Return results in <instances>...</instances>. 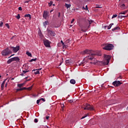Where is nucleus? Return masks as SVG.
I'll return each mask as SVG.
<instances>
[{
	"instance_id": "nucleus-41",
	"label": "nucleus",
	"mask_w": 128,
	"mask_h": 128,
	"mask_svg": "<svg viewBox=\"0 0 128 128\" xmlns=\"http://www.w3.org/2000/svg\"><path fill=\"white\" fill-rule=\"evenodd\" d=\"M40 99L37 100V101H36L37 104H40Z\"/></svg>"
},
{
	"instance_id": "nucleus-10",
	"label": "nucleus",
	"mask_w": 128,
	"mask_h": 128,
	"mask_svg": "<svg viewBox=\"0 0 128 128\" xmlns=\"http://www.w3.org/2000/svg\"><path fill=\"white\" fill-rule=\"evenodd\" d=\"M42 16L46 20V18L48 16V11L44 10Z\"/></svg>"
},
{
	"instance_id": "nucleus-14",
	"label": "nucleus",
	"mask_w": 128,
	"mask_h": 128,
	"mask_svg": "<svg viewBox=\"0 0 128 128\" xmlns=\"http://www.w3.org/2000/svg\"><path fill=\"white\" fill-rule=\"evenodd\" d=\"M60 42H61V44H62L63 46V48H68V46L66 44V43L64 44V41L61 40Z\"/></svg>"
},
{
	"instance_id": "nucleus-13",
	"label": "nucleus",
	"mask_w": 128,
	"mask_h": 128,
	"mask_svg": "<svg viewBox=\"0 0 128 128\" xmlns=\"http://www.w3.org/2000/svg\"><path fill=\"white\" fill-rule=\"evenodd\" d=\"M50 23L48 22V21L46 20L44 22H43V26H44V28H46V26L48 25Z\"/></svg>"
},
{
	"instance_id": "nucleus-2",
	"label": "nucleus",
	"mask_w": 128,
	"mask_h": 128,
	"mask_svg": "<svg viewBox=\"0 0 128 128\" xmlns=\"http://www.w3.org/2000/svg\"><path fill=\"white\" fill-rule=\"evenodd\" d=\"M104 58L102 61H98V63L100 66H108L110 63V55H104Z\"/></svg>"
},
{
	"instance_id": "nucleus-37",
	"label": "nucleus",
	"mask_w": 128,
	"mask_h": 128,
	"mask_svg": "<svg viewBox=\"0 0 128 128\" xmlns=\"http://www.w3.org/2000/svg\"><path fill=\"white\" fill-rule=\"evenodd\" d=\"M5 26L8 28H10V25L8 24H6Z\"/></svg>"
},
{
	"instance_id": "nucleus-17",
	"label": "nucleus",
	"mask_w": 128,
	"mask_h": 128,
	"mask_svg": "<svg viewBox=\"0 0 128 128\" xmlns=\"http://www.w3.org/2000/svg\"><path fill=\"white\" fill-rule=\"evenodd\" d=\"M65 6L66 8L68 9V8H70V6H72V4H68L66 3L65 4Z\"/></svg>"
},
{
	"instance_id": "nucleus-49",
	"label": "nucleus",
	"mask_w": 128,
	"mask_h": 128,
	"mask_svg": "<svg viewBox=\"0 0 128 128\" xmlns=\"http://www.w3.org/2000/svg\"><path fill=\"white\" fill-rule=\"evenodd\" d=\"M58 18H60V12H58Z\"/></svg>"
},
{
	"instance_id": "nucleus-40",
	"label": "nucleus",
	"mask_w": 128,
	"mask_h": 128,
	"mask_svg": "<svg viewBox=\"0 0 128 128\" xmlns=\"http://www.w3.org/2000/svg\"><path fill=\"white\" fill-rule=\"evenodd\" d=\"M2 26H4V22H1L0 23V28H2Z\"/></svg>"
},
{
	"instance_id": "nucleus-29",
	"label": "nucleus",
	"mask_w": 128,
	"mask_h": 128,
	"mask_svg": "<svg viewBox=\"0 0 128 128\" xmlns=\"http://www.w3.org/2000/svg\"><path fill=\"white\" fill-rule=\"evenodd\" d=\"M35 74H40V70H38L34 72Z\"/></svg>"
},
{
	"instance_id": "nucleus-32",
	"label": "nucleus",
	"mask_w": 128,
	"mask_h": 128,
	"mask_svg": "<svg viewBox=\"0 0 128 128\" xmlns=\"http://www.w3.org/2000/svg\"><path fill=\"white\" fill-rule=\"evenodd\" d=\"M37 58H35L34 59H32L30 60V62H36V60Z\"/></svg>"
},
{
	"instance_id": "nucleus-39",
	"label": "nucleus",
	"mask_w": 128,
	"mask_h": 128,
	"mask_svg": "<svg viewBox=\"0 0 128 128\" xmlns=\"http://www.w3.org/2000/svg\"><path fill=\"white\" fill-rule=\"evenodd\" d=\"M88 24L90 25L92 24V23L94 22L92 20H88Z\"/></svg>"
},
{
	"instance_id": "nucleus-48",
	"label": "nucleus",
	"mask_w": 128,
	"mask_h": 128,
	"mask_svg": "<svg viewBox=\"0 0 128 128\" xmlns=\"http://www.w3.org/2000/svg\"><path fill=\"white\" fill-rule=\"evenodd\" d=\"M96 8H102V6H96Z\"/></svg>"
},
{
	"instance_id": "nucleus-58",
	"label": "nucleus",
	"mask_w": 128,
	"mask_h": 128,
	"mask_svg": "<svg viewBox=\"0 0 128 128\" xmlns=\"http://www.w3.org/2000/svg\"><path fill=\"white\" fill-rule=\"evenodd\" d=\"M57 2H60L62 0H56Z\"/></svg>"
},
{
	"instance_id": "nucleus-62",
	"label": "nucleus",
	"mask_w": 128,
	"mask_h": 128,
	"mask_svg": "<svg viewBox=\"0 0 128 128\" xmlns=\"http://www.w3.org/2000/svg\"><path fill=\"white\" fill-rule=\"evenodd\" d=\"M88 28H90V25L88 26Z\"/></svg>"
},
{
	"instance_id": "nucleus-6",
	"label": "nucleus",
	"mask_w": 128,
	"mask_h": 128,
	"mask_svg": "<svg viewBox=\"0 0 128 128\" xmlns=\"http://www.w3.org/2000/svg\"><path fill=\"white\" fill-rule=\"evenodd\" d=\"M47 32L48 33V34H49L51 36H54L56 35L54 32L50 29H47Z\"/></svg>"
},
{
	"instance_id": "nucleus-25",
	"label": "nucleus",
	"mask_w": 128,
	"mask_h": 128,
	"mask_svg": "<svg viewBox=\"0 0 128 128\" xmlns=\"http://www.w3.org/2000/svg\"><path fill=\"white\" fill-rule=\"evenodd\" d=\"M24 84H18V88H22V86Z\"/></svg>"
},
{
	"instance_id": "nucleus-51",
	"label": "nucleus",
	"mask_w": 128,
	"mask_h": 128,
	"mask_svg": "<svg viewBox=\"0 0 128 128\" xmlns=\"http://www.w3.org/2000/svg\"><path fill=\"white\" fill-rule=\"evenodd\" d=\"M128 12V10H126L124 11V12L125 13V14H126V12Z\"/></svg>"
},
{
	"instance_id": "nucleus-30",
	"label": "nucleus",
	"mask_w": 128,
	"mask_h": 128,
	"mask_svg": "<svg viewBox=\"0 0 128 128\" xmlns=\"http://www.w3.org/2000/svg\"><path fill=\"white\" fill-rule=\"evenodd\" d=\"M116 16H118V15H116V14H114L112 18H116Z\"/></svg>"
},
{
	"instance_id": "nucleus-16",
	"label": "nucleus",
	"mask_w": 128,
	"mask_h": 128,
	"mask_svg": "<svg viewBox=\"0 0 128 128\" xmlns=\"http://www.w3.org/2000/svg\"><path fill=\"white\" fill-rule=\"evenodd\" d=\"M6 80H4V81H3L2 83L1 84L2 90H4V84H6Z\"/></svg>"
},
{
	"instance_id": "nucleus-7",
	"label": "nucleus",
	"mask_w": 128,
	"mask_h": 128,
	"mask_svg": "<svg viewBox=\"0 0 128 128\" xmlns=\"http://www.w3.org/2000/svg\"><path fill=\"white\" fill-rule=\"evenodd\" d=\"M122 83L120 82V81H115L112 82L113 86H120Z\"/></svg>"
},
{
	"instance_id": "nucleus-43",
	"label": "nucleus",
	"mask_w": 128,
	"mask_h": 128,
	"mask_svg": "<svg viewBox=\"0 0 128 128\" xmlns=\"http://www.w3.org/2000/svg\"><path fill=\"white\" fill-rule=\"evenodd\" d=\"M40 100H42L43 102H46V100L44 98H41Z\"/></svg>"
},
{
	"instance_id": "nucleus-8",
	"label": "nucleus",
	"mask_w": 128,
	"mask_h": 128,
	"mask_svg": "<svg viewBox=\"0 0 128 128\" xmlns=\"http://www.w3.org/2000/svg\"><path fill=\"white\" fill-rule=\"evenodd\" d=\"M11 48H12L13 52H18V50H20V46H16V47L12 46L11 47Z\"/></svg>"
},
{
	"instance_id": "nucleus-26",
	"label": "nucleus",
	"mask_w": 128,
	"mask_h": 128,
	"mask_svg": "<svg viewBox=\"0 0 128 128\" xmlns=\"http://www.w3.org/2000/svg\"><path fill=\"white\" fill-rule=\"evenodd\" d=\"M24 70H28V66L26 65H24Z\"/></svg>"
},
{
	"instance_id": "nucleus-27",
	"label": "nucleus",
	"mask_w": 128,
	"mask_h": 128,
	"mask_svg": "<svg viewBox=\"0 0 128 128\" xmlns=\"http://www.w3.org/2000/svg\"><path fill=\"white\" fill-rule=\"evenodd\" d=\"M16 18L17 20H20V14H18L17 16H16Z\"/></svg>"
},
{
	"instance_id": "nucleus-28",
	"label": "nucleus",
	"mask_w": 128,
	"mask_h": 128,
	"mask_svg": "<svg viewBox=\"0 0 128 128\" xmlns=\"http://www.w3.org/2000/svg\"><path fill=\"white\" fill-rule=\"evenodd\" d=\"M82 10H88V5H86V8H84V6L82 7Z\"/></svg>"
},
{
	"instance_id": "nucleus-31",
	"label": "nucleus",
	"mask_w": 128,
	"mask_h": 128,
	"mask_svg": "<svg viewBox=\"0 0 128 128\" xmlns=\"http://www.w3.org/2000/svg\"><path fill=\"white\" fill-rule=\"evenodd\" d=\"M128 16H121L120 18H128Z\"/></svg>"
},
{
	"instance_id": "nucleus-23",
	"label": "nucleus",
	"mask_w": 128,
	"mask_h": 128,
	"mask_svg": "<svg viewBox=\"0 0 128 128\" xmlns=\"http://www.w3.org/2000/svg\"><path fill=\"white\" fill-rule=\"evenodd\" d=\"M32 85L28 88H27L26 90H32Z\"/></svg>"
},
{
	"instance_id": "nucleus-15",
	"label": "nucleus",
	"mask_w": 128,
	"mask_h": 128,
	"mask_svg": "<svg viewBox=\"0 0 128 128\" xmlns=\"http://www.w3.org/2000/svg\"><path fill=\"white\" fill-rule=\"evenodd\" d=\"M24 18H29V20L32 19V16L30 14H26L24 15Z\"/></svg>"
},
{
	"instance_id": "nucleus-42",
	"label": "nucleus",
	"mask_w": 128,
	"mask_h": 128,
	"mask_svg": "<svg viewBox=\"0 0 128 128\" xmlns=\"http://www.w3.org/2000/svg\"><path fill=\"white\" fill-rule=\"evenodd\" d=\"M34 122H38V120L37 118H35L34 120Z\"/></svg>"
},
{
	"instance_id": "nucleus-36",
	"label": "nucleus",
	"mask_w": 128,
	"mask_h": 128,
	"mask_svg": "<svg viewBox=\"0 0 128 128\" xmlns=\"http://www.w3.org/2000/svg\"><path fill=\"white\" fill-rule=\"evenodd\" d=\"M26 72H28V70H22V74H26Z\"/></svg>"
},
{
	"instance_id": "nucleus-35",
	"label": "nucleus",
	"mask_w": 128,
	"mask_h": 128,
	"mask_svg": "<svg viewBox=\"0 0 128 128\" xmlns=\"http://www.w3.org/2000/svg\"><path fill=\"white\" fill-rule=\"evenodd\" d=\"M22 90V88L16 89V92H20Z\"/></svg>"
},
{
	"instance_id": "nucleus-19",
	"label": "nucleus",
	"mask_w": 128,
	"mask_h": 128,
	"mask_svg": "<svg viewBox=\"0 0 128 128\" xmlns=\"http://www.w3.org/2000/svg\"><path fill=\"white\" fill-rule=\"evenodd\" d=\"M12 58H11L10 59H9L8 61H7V64H10L12 62Z\"/></svg>"
},
{
	"instance_id": "nucleus-9",
	"label": "nucleus",
	"mask_w": 128,
	"mask_h": 128,
	"mask_svg": "<svg viewBox=\"0 0 128 128\" xmlns=\"http://www.w3.org/2000/svg\"><path fill=\"white\" fill-rule=\"evenodd\" d=\"M44 44L45 46L50 48V41H48V40H46L44 41Z\"/></svg>"
},
{
	"instance_id": "nucleus-61",
	"label": "nucleus",
	"mask_w": 128,
	"mask_h": 128,
	"mask_svg": "<svg viewBox=\"0 0 128 128\" xmlns=\"http://www.w3.org/2000/svg\"><path fill=\"white\" fill-rule=\"evenodd\" d=\"M28 77H26V80H28Z\"/></svg>"
},
{
	"instance_id": "nucleus-60",
	"label": "nucleus",
	"mask_w": 128,
	"mask_h": 128,
	"mask_svg": "<svg viewBox=\"0 0 128 128\" xmlns=\"http://www.w3.org/2000/svg\"><path fill=\"white\" fill-rule=\"evenodd\" d=\"M53 11H54V10H51L50 12H53Z\"/></svg>"
},
{
	"instance_id": "nucleus-46",
	"label": "nucleus",
	"mask_w": 128,
	"mask_h": 128,
	"mask_svg": "<svg viewBox=\"0 0 128 128\" xmlns=\"http://www.w3.org/2000/svg\"><path fill=\"white\" fill-rule=\"evenodd\" d=\"M50 6L52 4V2L50 1V3H49Z\"/></svg>"
},
{
	"instance_id": "nucleus-4",
	"label": "nucleus",
	"mask_w": 128,
	"mask_h": 128,
	"mask_svg": "<svg viewBox=\"0 0 128 128\" xmlns=\"http://www.w3.org/2000/svg\"><path fill=\"white\" fill-rule=\"evenodd\" d=\"M104 46L102 48L106 50H112L114 48V45L112 44H104Z\"/></svg>"
},
{
	"instance_id": "nucleus-52",
	"label": "nucleus",
	"mask_w": 128,
	"mask_h": 128,
	"mask_svg": "<svg viewBox=\"0 0 128 128\" xmlns=\"http://www.w3.org/2000/svg\"><path fill=\"white\" fill-rule=\"evenodd\" d=\"M14 56V54L11 55L10 57L8 58H12V56Z\"/></svg>"
},
{
	"instance_id": "nucleus-63",
	"label": "nucleus",
	"mask_w": 128,
	"mask_h": 128,
	"mask_svg": "<svg viewBox=\"0 0 128 128\" xmlns=\"http://www.w3.org/2000/svg\"><path fill=\"white\" fill-rule=\"evenodd\" d=\"M42 70V68L38 69V70Z\"/></svg>"
},
{
	"instance_id": "nucleus-20",
	"label": "nucleus",
	"mask_w": 128,
	"mask_h": 128,
	"mask_svg": "<svg viewBox=\"0 0 128 128\" xmlns=\"http://www.w3.org/2000/svg\"><path fill=\"white\" fill-rule=\"evenodd\" d=\"M120 30V28L118 26H116L112 30V32H114V30Z\"/></svg>"
},
{
	"instance_id": "nucleus-64",
	"label": "nucleus",
	"mask_w": 128,
	"mask_h": 128,
	"mask_svg": "<svg viewBox=\"0 0 128 128\" xmlns=\"http://www.w3.org/2000/svg\"><path fill=\"white\" fill-rule=\"evenodd\" d=\"M0 78H2V76H0Z\"/></svg>"
},
{
	"instance_id": "nucleus-38",
	"label": "nucleus",
	"mask_w": 128,
	"mask_h": 128,
	"mask_svg": "<svg viewBox=\"0 0 128 128\" xmlns=\"http://www.w3.org/2000/svg\"><path fill=\"white\" fill-rule=\"evenodd\" d=\"M86 116H88V115L86 114L84 115V116H82V118H81V120L85 118H86Z\"/></svg>"
},
{
	"instance_id": "nucleus-54",
	"label": "nucleus",
	"mask_w": 128,
	"mask_h": 128,
	"mask_svg": "<svg viewBox=\"0 0 128 128\" xmlns=\"http://www.w3.org/2000/svg\"><path fill=\"white\" fill-rule=\"evenodd\" d=\"M7 86H8V83H6V84L5 85V87L6 88Z\"/></svg>"
},
{
	"instance_id": "nucleus-50",
	"label": "nucleus",
	"mask_w": 128,
	"mask_h": 128,
	"mask_svg": "<svg viewBox=\"0 0 128 128\" xmlns=\"http://www.w3.org/2000/svg\"><path fill=\"white\" fill-rule=\"evenodd\" d=\"M74 22V19H72L71 21V24H72Z\"/></svg>"
},
{
	"instance_id": "nucleus-1",
	"label": "nucleus",
	"mask_w": 128,
	"mask_h": 128,
	"mask_svg": "<svg viewBox=\"0 0 128 128\" xmlns=\"http://www.w3.org/2000/svg\"><path fill=\"white\" fill-rule=\"evenodd\" d=\"M82 54H89L88 56V59L92 60L94 58H96V56H100L102 54L100 52L98 51H94L92 50H86L83 52H81Z\"/></svg>"
},
{
	"instance_id": "nucleus-3",
	"label": "nucleus",
	"mask_w": 128,
	"mask_h": 128,
	"mask_svg": "<svg viewBox=\"0 0 128 128\" xmlns=\"http://www.w3.org/2000/svg\"><path fill=\"white\" fill-rule=\"evenodd\" d=\"M1 54L2 56H8L9 54H12V50H10V48H7L3 50L1 52Z\"/></svg>"
},
{
	"instance_id": "nucleus-34",
	"label": "nucleus",
	"mask_w": 128,
	"mask_h": 128,
	"mask_svg": "<svg viewBox=\"0 0 128 128\" xmlns=\"http://www.w3.org/2000/svg\"><path fill=\"white\" fill-rule=\"evenodd\" d=\"M120 14H126V13L124 12H122L119 13V16Z\"/></svg>"
},
{
	"instance_id": "nucleus-11",
	"label": "nucleus",
	"mask_w": 128,
	"mask_h": 128,
	"mask_svg": "<svg viewBox=\"0 0 128 128\" xmlns=\"http://www.w3.org/2000/svg\"><path fill=\"white\" fill-rule=\"evenodd\" d=\"M13 62H20V58L18 57H14L12 58Z\"/></svg>"
},
{
	"instance_id": "nucleus-33",
	"label": "nucleus",
	"mask_w": 128,
	"mask_h": 128,
	"mask_svg": "<svg viewBox=\"0 0 128 128\" xmlns=\"http://www.w3.org/2000/svg\"><path fill=\"white\" fill-rule=\"evenodd\" d=\"M68 102H70V104H72V102H74V100H68Z\"/></svg>"
},
{
	"instance_id": "nucleus-21",
	"label": "nucleus",
	"mask_w": 128,
	"mask_h": 128,
	"mask_svg": "<svg viewBox=\"0 0 128 128\" xmlns=\"http://www.w3.org/2000/svg\"><path fill=\"white\" fill-rule=\"evenodd\" d=\"M112 26H114V23H112L111 24H110L109 25V26H108V30H110V28H112Z\"/></svg>"
},
{
	"instance_id": "nucleus-56",
	"label": "nucleus",
	"mask_w": 128,
	"mask_h": 128,
	"mask_svg": "<svg viewBox=\"0 0 128 128\" xmlns=\"http://www.w3.org/2000/svg\"><path fill=\"white\" fill-rule=\"evenodd\" d=\"M104 28H105V29H106V28H108V26H104Z\"/></svg>"
},
{
	"instance_id": "nucleus-12",
	"label": "nucleus",
	"mask_w": 128,
	"mask_h": 128,
	"mask_svg": "<svg viewBox=\"0 0 128 128\" xmlns=\"http://www.w3.org/2000/svg\"><path fill=\"white\" fill-rule=\"evenodd\" d=\"M86 64V59H84V60L81 62L80 64H79V66H84Z\"/></svg>"
},
{
	"instance_id": "nucleus-53",
	"label": "nucleus",
	"mask_w": 128,
	"mask_h": 128,
	"mask_svg": "<svg viewBox=\"0 0 128 128\" xmlns=\"http://www.w3.org/2000/svg\"><path fill=\"white\" fill-rule=\"evenodd\" d=\"M49 118L50 117L48 116H46V120H48Z\"/></svg>"
},
{
	"instance_id": "nucleus-47",
	"label": "nucleus",
	"mask_w": 128,
	"mask_h": 128,
	"mask_svg": "<svg viewBox=\"0 0 128 128\" xmlns=\"http://www.w3.org/2000/svg\"><path fill=\"white\" fill-rule=\"evenodd\" d=\"M26 88H28L24 87L22 88V90H26Z\"/></svg>"
},
{
	"instance_id": "nucleus-55",
	"label": "nucleus",
	"mask_w": 128,
	"mask_h": 128,
	"mask_svg": "<svg viewBox=\"0 0 128 128\" xmlns=\"http://www.w3.org/2000/svg\"><path fill=\"white\" fill-rule=\"evenodd\" d=\"M118 18H120V16H118Z\"/></svg>"
},
{
	"instance_id": "nucleus-22",
	"label": "nucleus",
	"mask_w": 128,
	"mask_h": 128,
	"mask_svg": "<svg viewBox=\"0 0 128 128\" xmlns=\"http://www.w3.org/2000/svg\"><path fill=\"white\" fill-rule=\"evenodd\" d=\"M26 54H27V56H30L32 57V53L28 52H26Z\"/></svg>"
},
{
	"instance_id": "nucleus-24",
	"label": "nucleus",
	"mask_w": 128,
	"mask_h": 128,
	"mask_svg": "<svg viewBox=\"0 0 128 128\" xmlns=\"http://www.w3.org/2000/svg\"><path fill=\"white\" fill-rule=\"evenodd\" d=\"M124 6H126V4H122L120 5V8H122L124 9Z\"/></svg>"
},
{
	"instance_id": "nucleus-45",
	"label": "nucleus",
	"mask_w": 128,
	"mask_h": 128,
	"mask_svg": "<svg viewBox=\"0 0 128 128\" xmlns=\"http://www.w3.org/2000/svg\"><path fill=\"white\" fill-rule=\"evenodd\" d=\"M18 10H22V7H19L18 8Z\"/></svg>"
},
{
	"instance_id": "nucleus-59",
	"label": "nucleus",
	"mask_w": 128,
	"mask_h": 128,
	"mask_svg": "<svg viewBox=\"0 0 128 128\" xmlns=\"http://www.w3.org/2000/svg\"><path fill=\"white\" fill-rule=\"evenodd\" d=\"M14 80V78H12V80Z\"/></svg>"
},
{
	"instance_id": "nucleus-18",
	"label": "nucleus",
	"mask_w": 128,
	"mask_h": 128,
	"mask_svg": "<svg viewBox=\"0 0 128 128\" xmlns=\"http://www.w3.org/2000/svg\"><path fill=\"white\" fill-rule=\"evenodd\" d=\"M70 84H76V80H74V79H72L70 80Z\"/></svg>"
},
{
	"instance_id": "nucleus-57",
	"label": "nucleus",
	"mask_w": 128,
	"mask_h": 128,
	"mask_svg": "<svg viewBox=\"0 0 128 128\" xmlns=\"http://www.w3.org/2000/svg\"><path fill=\"white\" fill-rule=\"evenodd\" d=\"M30 79L26 80V82H30Z\"/></svg>"
},
{
	"instance_id": "nucleus-5",
	"label": "nucleus",
	"mask_w": 128,
	"mask_h": 128,
	"mask_svg": "<svg viewBox=\"0 0 128 128\" xmlns=\"http://www.w3.org/2000/svg\"><path fill=\"white\" fill-rule=\"evenodd\" d=\"M84 108V110H94V106L88 104H86Z\"/></svg>"
},
{
	"instance_id": "nucleus-44",
	"label": "nucleus",
	"mask_w": 128,
	"mask_h": 128,
	"mask_svg": "<svg viewBox=\"0 0 128 128\" xmlns=\"http://www.w3.org/2000/svg\"><path fill=\"white\" fill-rule=\"evenodd\" d=\"M30 0H28L24 2V4H26V3L28 4V3L30 2Z\"/></svg>"
}]
</instances>
